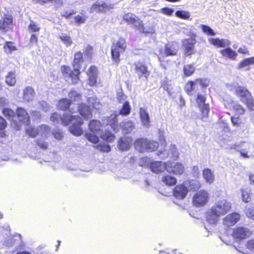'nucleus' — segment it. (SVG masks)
<instances>
[{
    "label": "nucleus",
    "instance_id": "1",
    "mask_svg": "<svg viewBox=\"0 0 254 254\" xmlns=\"http://www.w3.org/2000/svg\"><path fill=\"white\" fill-rule=\"evenodd\" d=\"M50 120L56 124L61 122L62 124L65 126L71 124L69 127L70 132L76 136H80L83 133L81 127L83 124V121L78 116L65 114L62 117L60 114L54 112L51 114Z\"/></svg>",
    "mask_w": 254,
    "mask_h": 254
},
{
    "label": "nucleus",
    "instance_id": "2",
    "mask_svg": "<svg viewBox=\"0 0 254 254\" xmlns=\"http://www.w3.org/2000/svg\"><path fill=\"white\" fill-rule=\"evenodd\" d=\"M83 62V53L81 51H77L74 55L72 63L73 69L68 65H63L61 66V71L64 78L70 79L72 84L75 85L79 82L81 73L80 70Z\"/></svg>",
    "mask_w": 254,
    "mask_h": 254
},
{
    "label": "nucleus",
    "instance_id": "3",
    "mask_svg": "<svg viewBox=\"0 0 254 254\" xmlns=\"http://www.w3.org/2000/svg\"><path fill=\"white\" fill-rule=\"evenodd\" d=\"M231 204L225 199L216 202L206 213V220L210 224H215L218 218L226 214L231 209Z\"/></svg>",
    "mask_w": 254,
    "mask_h": 254
},
{
    "label": "nucleus",
    "instance_id": "4",
    "mask_svg": "<svg viewBox=\"0 0 254 254\" xmlns=\"http://www.w3.org/2000/svg\"><path fill=\"white\" fill-rule=\"evenodd\" d=\"M235 94L239 97L242 102L251 111L254 110V100L250 92L244 87L233 85Z\"/></svg>",
    "mask_w": 254,
    "mask_h": 254
},
{
    "label": "nucleus",
    "instance_id": "5",
    "mask_svg": "<svg viewBox=\"0 0 254 254\" xmlns=\"http://www.w3.org/2000/svg\"><path fill=\"white\" fill-rule=\"evenodd\" d=\"M210 83V79L207 78H196L194 80H188L185 85L184 89L189 96H192L196 92V88L197 84L203 89L207 88Z\"/></svg>",
    "mask_w": 254,
    "mask_h": 254
},
{
    "label": "nucleus",
    "instance_id": "6",
    "mask_svg": "<svg viewBox=\"0 0 254 254\" xmlns=\"http://www.w3.org/2000/svg\"><path fill=\"white\" fill-rule=\"evenodd\" d=\"M127 49V42L123 37H120L117 41L114 43L111 47V57L113 61L118 64L120 62V53L124 52Z\"/></svg>",
    "mask_w": 254,
    "mask_h": 254
},
{
    "label": "nucleus",
    "instance_id": "7",
    "mask_svg": "<svg viewBox=\"0 0 254 254\" xmlns=\"http://www.w3.org/2000/svg\"><path fill=\"white\" fill-rule=\"evenodd\" d=\"M188 39H184L182 41V47L186 57H190L195 53L194 46L197 42L196 35L193 32H190L187 35Z\"/></svg>",
    "mask_w": 254,
    "mask_h": 254
},
{
    "label": "nucleus",
    "instance_id": "8",
    "mask_svg": "<svg viewBox=\"0 0 254 254\" xmlns=\"http://www.w3.org/2000/svg\"><path fill=\"white\" fill-rule=\"evenodd\" d=\"M208 191L204 190H200L195 192L192 198V203L195 207H201L205 206L209 199Z\"/></svg>",
    "mask_w": 254,
    "mask_h": 254
},
{
    "label": "nucleus",
    "instance_id": "9",
    "mask_svg": "<svg viewBox=\"0 0 254 254\" xmlns=\"http://www.w3.org/2000/svg\"><path fill=\"white\" fill-rule=\"evenodd\" d=\"M13 17L11 14H4L0 19V31L6 33L13 29Z\"/></svg>",
    "mask_w": 254,
    "mask_h": 254
},
{
    "label": "nucleus",
    "instance_id": "10",
    "mask_svg": "<svg viewBox=\"0 0 254 254\" xmlns=\"http://www.w3.org/2000/svg\"><path fill=\"white\" fill-rule=\"evenodd\" d=\"M123 19L127 24L133 25L135 28L139 30H143L144 24L137 16L132 13H125Z\"/></svg>",
    "mask_w": 254,
    "mask_h": 254
},
{
    "label": "nucleus",
    "instance_id": "11",
    "mask_svg": "<svg viewBox=\"0 0 254 254\" xmlns=\"http://www.w3.org/2000/svg\"><path fill=\"white\" fill-rule=\"evenodd\" d=\"M252 234V232L249 228L238 226L233 229L232 236L236 240L241 241L250 237Z\"/></svg>",
    "mask_w": 254,
    "mask_h": 254
},
{
    "label": "nucleus",
    "instance_id": "12",
    "mask_svg": "<svg viewBox=\"0 0 254 254\" xmlns=\"http://www.w3.org/2000/svg\"><path fill=\"white\" fill-rule=\"evenodd\" d=\"M232 110L236 116L231 117V121L234 126H239L242 123L241 119L239 118L240 115H242L245 113V108L239 104H235L232 107Z\"/></svg>",
    "mask_w": 254,
    "mask_h": 254
},
{
    "label": "nucleus",
    "instance_id": "13",
    "mask_svg": "<svg viewBox=\"0 0 254 254\" xmlns=\"http://www.w3.org/2000/svg\"><path fill=\"white\" fill-rule=\"evenodd\" d=\"M166 170L169 173L180 176L185 172V169L181 163L168 162L166 163Z\"/></svg>",
    "mask_w": 254,
    "mask_h": 254
},
{
    "label": "nucleus",
    "instance_id": "14",
    "mask_svg": "<svg viewBox=\"0 0 254 254\" xmlns=\"http://www.w3.org/2000/svg\"><path fill=\"white\" fill-rule=\"evenodd\" d=\"M18 121L21 124L24 125H29L30 124V116L26 110L23 107H17L15 110V117Z\"/></svg>",
    "mask_w": 254,
    "mask_h": 254
},
{
    "label": "nucleus",
    "instance_id": "15",
    "mask_svg": "<svg viewBox=\"0 0 254 254\" xmlns=\"http://www.w3.org/2000/svg\"><path fill=\"white\" fill-rule=\"evenodd\" d=\"M188 192L189 189L184 183L176 185L172 190L173 195L178 199H184Z\"/></svg>",
    "mask_w": 254,
    "mask_h": 254
},
{
    "label": "nucleus",
    "instance_id": "16",
    "mask_svg": "<svg viewBox=\"0 0 254 254\" xmlns=\"http://www.w3.org/2000/svg\"><path fill=\"white\" fill-rule=\"evenodd\" d=\"M135 70L139 77L144 76L147 78L150 74L145 63L138 61L134 63Z\"/></svg>",
    "mask_w": 254,
    "mask_h": 254
},
{
    "label": "nucleus",
    "instance_id": "17",
    "mask_svg": "<svg viewBox=\"0 0 254 254\" xmlns=\"http://www.w3.org/2000/svg\"><path fill=\"white\" fill-rule=\"evenodd\" d=\"M178 43L175 41L168 43L165 45L164 52L165 56H176L178 53Z\"/></svg>",
    "mask_w": 254,
    "mask_h": 254
},
{
    "label": "nucleus",
    "instance_id": "18",
    "mask_svg": "<svg viewBox=\"0 0 254 254\" xmlns=\"http://www.w3.org/2000/svg\"><path fill=\"white\" fill-rule=\"evenodd\" d=\"M97 74L98 70L97 67L95 65L90 66L87 72L89 85L94 86L96 85Z\"/></svg>",
    "mask_w": 254,
    "mask_h": 254
},
{
    "label": "nucleus",
    "instance_id": "19",
    "mask_svg": "<svg viewBox=\"0 0 254 254\" xmlns=\"http://www.w3.org/2000/svg\"><path fill=\"white\" fill-rule=\"evenodd\" d=\"M241 219V215L237 212H232L225 216L223 219V223L227 226H232L236 224Z\"/></svg>",
    "mask_w": 254,
    "mask_h": 254
},
{
    "label": "nucleus",
    "instance_id": "20",
    "mask_svg": "<svg viewBox=\"0 0 254 254\" xmlns=\"http://www.w3.org/2000/svg\"><path fill=\"white\" fill-rule=\"evenodd\" d=\"M77 111L84 119H89L92 118V114L90 107L85 103H81L78 104Z\"/></svg>",
    "mask_w": 254,
    "mask_h": 254
},
{
    "label": "nucleus",
    "instance_id": "21",
    "mask_svg": "<svg viewBox=\"0 0 254 254\" xmlns=\"http://www.w3.org/2000/svg\"><path fill=\"white\" fill-rule=\"evenodd\" d=\"M113 5H109L105 2L100 3L96 1L91 6V10L97 12H104L108 10L113 8Z\"/></svg>",
    "mask_w": 254,
    "mask_h": 254
},
{
    "label": "nucleus",
    "instance_id": "22",
    "mask_svg": "<svg viewBox=\"0 0 254 254\" xmlns=\"http://www.w3.org/2000/svg\"><path fill=\"white\" fill-rule=\"evenodd\" d=\"M132 139L131 137H121L118 142V146L120 150L127 151L130 147Z\"/></svg>",
    "mask_w": 254,
    "mask_h": 254
},
{
    "label": "nucleus",
    "instance_id": "23",
    "mask_svg": "<svg viewBox=\"0 0 254 254\" xmlns=\"http://www.w3.org/2000/svg\"><path fill=\"white\" fill-rule=\"evenodd\" d=\"M118 116V114L114 113L106 118L108 124L111 126L113 130L115 132H117L119 130Z\"/></svg>",
    "mask_w": 254,
    "mask_h": 254
},
{
    "label": "nucleus",
    "instance_id": "24",
    "mask_svg": "<svg viewBox=\"0 0 254 254\" xmlns=\"http://www.w3.org/2000/svg\"><path fill=\"white\" fill-rule=\"evenodd\" d=\"M166 163H163L161 161H153L150 163L149 168L153 173L159 174L166 170Z\"/></svg>",
    "mask_w": 254,
    "mask_h": 254
},
{
    "label": "nucleus",
    "instance_id": "25",
    "mask_svg": "<svg viewBox=\"0 0 254 254\" xmlns=\"http://www.w3.org/2000/svg\"><path fill=\"white\" fill-rule=\"evenodd\" d=\"M148 139L145 138L136 139L134 142L135 148L140 152H143L146 150Z\"/></svg>",
    "mask_w": 254,
    "mask_h": 254
},
{
    "label": "nucleus",
    "instance_id": "26",
    "mask_svg": "<svg viewBox=\"0 0 254 254\" xmlns=\"http://www.w3.org/2000/svg\"><path fill=\"white\" fill-rule=\"evenodd\" d=\"M102 127L101 122L97 120H91L88 124V128L89 130L94 133H97L100 130Z\"/></svg>",
    "mask_w": 254,
    "mask_h": 254
},
{
    "label": "nucleus",
    "instance_id": "27",
    "mask_svg": "<svg viewBox=\"0 0 254 254\" xmlns=\"http://www.w3.org/2000/svg\"><path fill=\"white\" fill-rule=\"evenodd\" d=\"M139 117L142 125L146 127H148L150 126V119L145 109L143 108L139 109Z\"/></svg>",
    "mask_w": 254,
    "mask_h": 254
},
{
    "label": "nucleus",
    "instance_id": "28",
    "mask_svg": "<svg viewBox=\"0 0 254 254\" xmlns=\"http://www.w3.org/2000/svg\"><path fill=\"white\" fill-rule=\"evenodd\" d=\"M220 53L223 57L231 60H236L237 56V53L232 50L230 48H226L221 50Z\"/></svg>",
    "mask_w": 254,
    "mask_h": 254
},
{
    "label": "nucleus",
    "instance_id": "29",
    "mask_svg": "<svg viewBox=\"0 0 254 254\" xmlns=\"http://www.w3.org/2000/svg\"><path fill=\"white\" fill-rule=\"evenodd\" d=\"M202 176L205 181L210 184L213 183L215 179L213 172L209 168H205L202 170Z\"/></svg>",
    "mask_w": 254,
    "mask_h": 254
},
{
    "label": "nucleus",
    "instance_id": "30",
    "mask_svg": "<svg viewBox=\"0 0 254 254\" xmlns=\"http://www.w3.org/2000/svg\"><path fill=\"white\" fill-rule=\"evenodd\" d=\"M100 137L102 140L107 143L113 142L116 138L115 134L108 129L105 130L103 131L101 133Z\"/></svg>",
    "mask_w": 254,
    "mask_h": 254
},
{
    "label": "nucleus",
    "instance_id": "31",
    "mask_svg": "<svg viewBox=\"0 0 254 254\" xmlns=\"http://www.w3.org/2000/svg\"><path fill=\"white\" fill-rule=\"evenodd\" d=\"M121 127L123 132L125 134H127L132 131L134 128V126L132 122L127 121L122 123Z\"/></svg>",
    "mask_w": 254,
    "mask_h": 254
},
{
    "label": "nucleus",
    "instance_id": "32",
    "mask_svg": "<svg viewBox=\"0 0 254 254\" xmlns=\"http://www.w3.org/2000/svg\"><path fill=\"white\" fill-rule=\"evenodd\" d=\"M35 95L34 89L29 86H27L23 90V98L26 101H31Z\"/></svg>",
    "mask_w": 254,
    "mask_h": 254
},
{
    "label": "nucleus",
    "instance_id": "33",
    "mask_svg": "<svg viewBox=\"0 0 254 254\" xmlns=\"http://www.w3.org/2000/svg\"><path fill=\"white\" fill-rule=\"evenodd\" d=\"M162 181L169 187L175 186L177 183V179L170 175H164L162 179Z\"/></svg>",
    "mask_w": 254,
    "mask_h": 254
},
{
    "label": "nucleus",
    "instance_id": "34",
    "mask_svg": "<svg viewBox=\"0 0 254 254\" xmlns=\"http://www.w3.org/2000/svg\"><path fill=\"white\" fill-rule=\"evenodd\" d=\"M71 104V101L66 98H63L59 101L58 107L61 110L66 111L69 109Z\"/></svg>",
    "mask_w": 254,
    "mask_h": 254
},
{
    "label": "nucleus",
    "instance_id": "35",
    "mask_svg": "<svg viewBox=\"0 0 254 254\" xmlns=\"http://www.w3.org/2000/svg\"><path fill=\"white\" fill-rule=\"evenodd\" d=\"M131 107L129 102L127 101H125L122 108L119 111V114L123 116H127L131 113Z\"/></svg>",
    "mask_w": 254,
    "mask_h": 254
},
{
    "label": "nucleus",
    "instance_id": "36",
    "mask_svg": "<svg viewBox=\"0 0 254 254\" xmlns=\"http://www.w3.org/2000/svg\"><path fill=\"white\" fill-rule=\"evenodd\" d=\"M5 82L9 86H14L16 82L15 73L14 71H9L5 76Z\"/></svg>",
    "mask_w": 254,
    "mask_h": 254
},
{
    "label": "nucleus",
    "instance_id": "37",
    "mask_svg": "<svg viewBox=\"0 0 254 254\" xmlns=\"http://www.w3.org/2000/svg\"><path fill=\"white\" fill-rule=\"evenodd\" d=\"M69 101L72 102L80 101L82 100V95L75 90H71L68 93Z\"/></svg>",
    "mask_w": 254,
    "mask_h": 254
},
{
    "label": "nucleus",
    "instance_id": "38",
    "mask_svg": "<svg viewBox=\"0 0 254 254\" xmlns=\"http://www.w3.org/2000/svg\"><path fill=\"white\" fill-rule=\"evenodd\" d=\"M211 43L217 47L220 48H225L229 45L230 43L224 39H219L218 38L212 39Z\"/></svg>",
    "mask_w": 254,
    "mask_h": 254
},
{
    "label": "nucleus",
    "instance_id": "39",
    "mask_svg": "<svg viewBox=\"0 0 254 254\" xmlns=\"http://www.w3.org/2000/svg\"><path fill=\"white\" fill-rule=\"evenodd\" d=\"M184 77H187L190 76L195 72L194 67L191 64H187L183 67Z\"/></svg>",
    "mask_w": 254,
    "mask_h": 254
},
{
    "label": "nucleus",
    "instance_id": "40",
    "mask_svg": "<svg viewBox=\"0 0 254 254\" xmlns=\"http://www.w3.org/2000/svg\"><path fill=\"white\" fill-rule=\"evenodd\" d=\"M242 199L243 202L245 203L250 202L252 200V194L251 190H249L245 189H241Z\"/></svg>",
    "mask_w": 254,
    "mask_h": 254
},
{
    "label": "nucleus",
    "instance_id": "41",
    "mask_svg": "<svg viewBox=\"0 0 254 254\" xmlns=\"http://www.w3.org/2000/svg\"><path fill=\"white\" fill-rule=\"evenodd\" d=\"M3 115L8 120H13L15 117V111H14L10 108H5L2 110Z\"/></svg>",
    "mask_w": 254,
    "mask_h": 254
},
{
    "label": "nucleus",
    "instance_id": "42",
    "mask_svg": "<svg viewBox=\"0 0 254 254\" xmlns=\"http://www.w3.org/2000/svg\"><path fill=\"white\" fill-rule=\"evenodd\" d=\"M7 125L6 120L0 116V137H5L6 136L4 130L7 127Z\"/></svg>",
    "mask_w": 254,
    "mask_h": 254
},
{
    "label": "nucleus",
    "instance_id": "43",
    "mask_svg": "<svg viewBox=\"0 0 254 254\" xmlns=\"http://www.w3.org/2000/svg\"><path fill=\"white\" fill-rule=\"evenodd\" d=\"M245 213L250 219L254 220V205H248L245 207Z\"/></svg>",
    "mask_w": 254,
    "mask_h": 254
},
{
    "label": "nucleus",
    "instance_id": "44",
    "mask_svg": "<svg viewBox=\"0 0 254 254\" xmlns=\"http://www.w3.org/2000/svg\"><path fill=\"white\" fill-rule=\"evenodd\" d=\"M161 87L164 90L167 91L170 96L172 95L173 88L171 85L169 84L168 80H165L162 81L161 82Z\"/></svg>",
    "mask_w": 254,
    "mask_h": 254
},
{
    "label": "nucleus",
    "instance_id": "45",
    "mask_svg": "<svg viewBox=\"0 0 254 254\" xmlns=\"http://www.w3.org/2000/svg\"><path fill=\"white\" fill-rule=\"evenodd\" d=\"M158 147L159 143L157 141L148 140L146 151H154L158 149Z\"/></svg>",
    "mask_w": 254,
    "mask_h": 254
},
{
    "label": "nucleus",
    "instance_id": "46",
    "mask_svg": "<svg viewBox=\"0 0 254 254\" xmlns=\"http://www.w3.org/2000/svg\"><path fill=\"white\" fill-rule=\"evenodd\" d=\"M94 147L102 152H109L111 151L110 145L105 143H100L96 145Z\"/></svg>",
    "mask_w": 254,
    "mask_h": 254
},
{
    "label": "nucleus",
    "instance_id": "47",
    "mask_svg": "<svg viewBox=\"0 0 254 254\" xmlns=\"http://www.w3.org/2000/svg\"><path fill=\"white\" fill-rule=\"evenodd\" d=\"M3 49L5 52L11 53L16 50V47L14 45V43L11 41H7L4 44Z\"/></svg>",
    "mask_w": 254,
    "mask_h": 254
},
{
    "label": "nucleus",
    "instance_id": "48",
    "mask_svg": "<svg viewBox=\"0 0 254 254\" xmlns=\"http://www.w3.org/2000/svg\"><path fill=\"white\" fill-rule=\"evenodd\" d=\"M28 29L30 33L38 32L40 30V27L36 22L31 20L28 25Z\"/></svg>",
    "mask_w": 254,
    "mask_h": 254
},
{
    "label": "nucleus",
    "instance_id": "49",
    "mask_svg": "<svg viewBox=\"0 0 254 254\" xmlns=\"http://www.w3.org/2000/svg\"><path fill=\"white\" fill-rule=\"evenodd\" d=\"M85 58L87 60H91L93 54V48L91 45H88L83 51Z\"/></svg>",
    "mask_w": 254,
    "mask_h": 254
},
{
    "label": "nucleus",
    "instance_id": "50",
    "mask_svg": "<svg viewBox=\"0 0 254 254\" xmlns=\"http://www.w3.org/2000/svg\"><path fill=\"white\" fill-rule=\"evenodd\" d=\"M85 136L88 141L93 144H97L99 141V137L97 135L90 132L85 133Z\"/></svg>",
    "mask_w": 254,
    "mask_h": 254
},
{
    "label": "nucleus",
    "instance_id": "51",
    "mask_svg": "<svg viewBox=\"0 0 254 254\" xmlns=\"http://www.w3.org/2000/svg\"><path fill=\"white\" fill-rule=\"evenodd\" d=\"M175 15L177 17L182 19H188L190 17L189 12L183 10L176 11Z\"/></svg>",
    "mask_w": 254,
    "mask_h": 254
},
{
    "label": "nucleus",
    "instance_id": "52",
    "mask_svg": "<svg viewBox=\"0 0 254 254\" xmlns=\"http://www.w3.org/2000/svg\"><path fill=\"white\" fill-rule=\"evenodd\" d=\"M25 131L26 133L31 137H35L39 134L38 129L32 127H27Z\"/></svg>",
    "mask_w": 254,
    "mask_h": 254
},
{
    "label": "nucleus",
    "instance_id": "53",
    "mask_svg": "<svg viewBox=\"0 0 254 254\" xmlns=\"http://www.w3.org/2000/svg\"><path fill=\"white\" fill-rule=\"evenodd\" d=\"M206 98L205 95L198 93L196 95L195 101L198 106H200L202 104L205 103Z\"/></svg>",
    "mask_w": 254,
    "mask_h": 254
},
{
    "label": "nucleus",
    "instance_id": "54",
    "mask_svg": "<svg viewBox=\"0 0 254 254\" xmlns=\"http://www.w3.org/2000/svg\"><path fill=\"white\" fill-rule=\"evenodd\" d=\"M202 30L208 35L213 36L215 35V33L213 30L209 26L206 25H202L201 26Z\"/></svg>",
    "mask_w": 254,
    "mask_h": 254
},
{
    "label": "nucleus",
    "instance_id": "55",
    "mask_svg": "<svg viewBox=\"0 0 254 254\" xmlns=\"http://www.w3.org/2000/svg\"><path fill=\"white\" fill-rule=\"evenodd\" d=\"M59 38L66 46H69L72 43L69 36L62 35L60 36Z\"/></svg>",
    "mask_w": 254,
    "mask_h": 254
},
{
    "label": "nucleus",
    "instance_id": "56",
    "mask_svg": "<svg viewBox=\"0 0 254 254\" xmlns=\"http://www.w3.org/2000/svg\"><path fill=\"white\" fill-rule=\"evenodd\" d=\"M76 11L73 9L65 10L62 14L61 16L66 19L69 18L72 15L76 13Z\"/></svg>",
    "mask_w": 254,
    "mask_h": 254
},
{
    "label": "nucleus",
    "instance_id": "57",
    "mask_svg": "<svg viewBox=\"0 0 254 254\" xmlns=\"http://www.w3.org/2000/svg\"><path fill=\"white\" fill-rule=\"evenodd\" d=\"M174 10L173 8L168 7H165L161 9V12L164 14L171 16L173 13Z\"/></svg>",
    "mask_w": 254,
    "mask_h": 254
},
{
    "label": "nucleus",
    "instance_id": "58",
    "mask_svg": "<svg viewBox=\"0 0 254 254\" xmlns=\"http://www.w3.org/2000/svg\"><path fill=\"white\" fill-rule=\"evenodd\" d=\"M74 19L76 23L80 24L85 22L86 17L77 15L74 17Z\"/></svg>",
    "mask_w": 254,
    "mask_h": 254
},
{
    "label": "nucleus",
    "instance_id": "59",
    "mask_svg": "<svg viewBox=\"0 0 254 254\" xmlns=\"http://www.w3.org/2000/svg\"><path fill=\"white\" fill-rule=\"evenodd\" d=\"M190 186L192 187L191 189L194 190H198L201 187V183L199 181L193 180L192 181Z\"/></svg>",
    "mask_w": 254,
    "mask_h": 254
},
{
    "label": "nucleus",
    "instance_id": "60",
    "mask_svg": "<svg viewBox=\"0 0 254 254\" xmlns=\"http://www.w3.org/2000/svg\"><path fill=\"white\" fill-rule=\"evenodd\" d=\"M38 36L36 34H32L29 39V43L31 44H37L38 41Z\"/></svg>",
    "mask_w": 254,
    "mask_h": 254
},
{
    "label": "nucleus",
    "instance_id": "61",
    "mask_svg": "<svg viewBox=\"0 0 254 254\" xmlns=\"http://www.w3.org/2000/svg\"><path fill=\"white\" fill-rule=\"evenodd\" d=\"M35 3L43 4L49 2H56L57 0H32Z\"/></svg>",
    "mask_w": 254,
    "mask_h": 254
},
{
    "label": "nucleus",
    "instance_id": "62",
    "mask_svg": "<svg viewBox=\"0 0 254 254\" xmlns=\"http://www.w3.org/2000/svg\"><path fill=\"white\" fill-rule=\"evenodd\" d=\"M246 247L248 249L254 251V239L249 240L247 242Z\"/></svg>",
    "mask_w": 254,
    "mask_h": 254
},
{
    "label": "nucleus",
    "instance_id": "63",
    "mask_svg": "<svg viewBox=\"0 0 254 254\" xmlns=\"http://www.w3.org/2000/svg\"><path fill=\"white\" fill-rule=\"evenodd\" d=\"M37 144L42 149H46L48 148V144L46 142H41L39 140L36 141Z\"/></svg>",
    "mask_w": 254,
    "mask_h": 254
},
{
    "label": "nucleus",
    "instance_id": "64",
    "mask_svg": "<svg viewBox=\"0 0 254 254\" xmlns=\"http://www.w3.org/2000/svg\"><path fill=\"white\" fill-rule=\"evenodd\" d=\"M53 134L54 136V137L57 139H61L63 136L62 132L59 130L54 131L53 133Z\"/></svg>",
    "mask_w": 254,
    "mask_h": 254
}]
</instances>
